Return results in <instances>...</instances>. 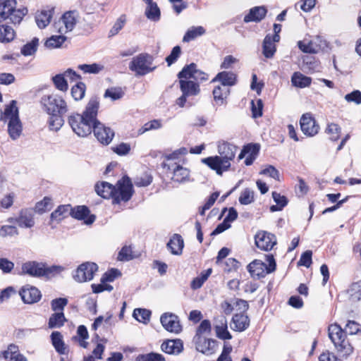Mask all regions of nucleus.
<instances>
[{
  "mask_svg": "<svg viewBox=\"0 0 361 361\" xmlns=\"http://www.w3.org/2000/svg\"><path fill=\"white\" fill-rule=\"evenodd\" d=\"M120 275L121 272L118 269H111L103 274L101 278V282H112Z\"/></svg>",
  "mask_w": 361,
  "mask_h": 361,
  "instance_id": "69168bd1",
  "label": "nucleus"
},
{
  "mask_svg": "<svg viewBox=\"0 0 361 361\" xmlns=\"http://www.w3.org/2000/svg\"><path fill=\"white\" fill-rule=\"evenodd\" d=\"M247 270L252 276H257L258 279L264 277L267 274L266 264L257 259L248 264Z\"/></svg>",
  "mask_w": 361,
  "mask_h": 361,
  "instance_id": "c756f323",
  "label": "nucleus"
},
{
  "mask_svg": "<svg viewBox=\"0 0 361 361\" xmlns=\"http://www.w3.org/2000/svg\"><path fill=\"white\" fill-rule=\"evenodd\" d=\"M326 133L330 135V139L333 141L337 140L340 137L341 128L338 124L331 123L328 125L326 129Z\"/></svg>",
  "mask_w": 361,
  "mask_h": 361,
  "instance_id": "bf43d9fd",
  "label": "nucleus"
},
{
  "mask_svg": "<svg viewBox=\"0 0 361 361\" xmlns=\"http://www.w3.org/2000/svg\"><path fill=\"white\" fill-rule=\"evenodd\" d=\"M86 85L82 82H78L71 88V95L75 101L81 100L85 94Z\"/></svg>",
  "mask_w": 361,
  "mask_h": 361,
  "instance_id": "09e8293b",
  "label": "nucleus"
},
{
  "mask_svg": "<svg viewBox=\"0 0 361 361\" xmlns=\"http://www.w3.org/2000/svg\"><path fill=\"white\" fill-rule=\"evenodd\" d=\"M166 247L171 253L174 255H180L184 247V241L180 234L175 233L170 238Z\"/></svg>",
  "mask_w": 361,
  "mask_h": 361,
  "instance_id": "c85d7f7f",
  "label": "nucleus"
},
{
  "mask_svg": "<svg viewBox=\"0 0 361 361\" xmlns=\"http://www.w3.org/2000/svg\"><path fill=\"white\" fill-rule=\"evenodd\" d=\"M78 68L84 73L97 74L104 69V66L94 63L92 64H80Z\"/></svg>",
  "mask_w": 361,
  "mask_h": 361,
  "instance_id": "8fccbe9b",
  "label": "nucleus"
},
{
  "mask_svg": "<svg viewBox=\"0 0 361 361\" xmlns=\"http://www.w3.org/2000/svg\"><path fill=\"white\" fill-rule=\"evenodd\" d=\"M206 33V30L202 26H192L190 27L185 33L183 37V42H190L198 37L202 36Z\"/></svg>",
  "mask_w": 361,
  "mask_h": 361,
  "instance_id": "c9c22d12",
  "label": "nucleus"
},
{
  "mask_svg": "<svg viewBox=\"0 0 361 361\" xmlns=\"http://www.w3.org/2000/svg\"><path fill=\"white\" fill-rule=\"evenodd\" d=\"M98 266L94 262H85L80 264L73 274L74 279L78 282H85L93 279Z\"/></svg>",
  "mask_w": 361,
  "mask_h": 361,
  "instance_id": "4468645a",
  "label": "nucleus"
},
{
  "mask_svg": "<svg viewBox=\"0 0 361 361\" xmlns=\"http://www.w3.org/2000/svg\"><path fill=\"white\" fill-rule=\"evenodd\" d=\"M52 81L56 89L66 92L68 88L64 73L57 74L52 78Z\"/></svg>",
  "mask_w": 361,
  "mask_h": 361,
  "instance_id": "3c124183",
  "label": "nucleus"
},
{
  "mask_svg": "<svg viewBox=\"0 0 361 361\" xmlns=\"http://www.w3.org/2000/svg\"><path fill=\"white\" fill-rule=\"evenodd\" d=\"M251 109L252 113V116L254 118H259L262 116V109H263V102L261 99H258L255 102L252 101L251 102Z\"/></svg>",
  "mask_w": 361,
  "mask_h": 361,
  "instance_id": "0e129e2a",
  "label": "nucleus"
},
{
  "mask_svg": "<svg viewBox=\"0 0 361 361\" xmlns=\"http://www.w3.org/2000/svg\"><path fill=\"white\" fill-rule=\"evenodd\" d=\"M51 209V199L49 197H44L42 200L38 202L35 205V211L42 214Z\"/></svg>",
  "mask_w": 361,
  "mask_h": 361,
  "instance_id": "6e6d98bb",
  "label": "nucleus"
},
{
  "mask_svg": "<svg viewBox=\"0 0 361 361\" xmlns=\"http://www.w3.org/2000/svg\"><path fill=\"white\" fill-rule=\"evenodd\" d=\"M250 326V319L246 313L235 314L233 316L231 328L236 331H243Z\"/></svg>",
  "mask_w": 361,
  "mask_h": 361,
  "instance_id": "393cba45",
  "label": "nucleus"
},
{
  "mask_svg": "<svg viewBox=\"0 0 361 361\" xmlns=\"http://www.w3.org/2000/svg\"><path fill=\"white\" fill-rule=\"evenodd\" d=\"M16 0H0V22L8 19L13 24H19L27 13L25 7L16 8Z\"/></svg>",
  "mask_w": 361,
  "mask_h": 361,
  "instance_id": "0eeeda50",
  "label": "nucleus"
},
{
  "mask_svg": "<svg viewBox=\"0 0 361 361\" xmlns=\"http://www.w3.org/2000/svg\"><path fill=\"white\" fill-rule=\"evenodd\" d=\"M154 57L147 53H142L133 58L129 69L137 76H142L152 72L157 66H152Z\"/></svg>",
  "mask_w": 361,
  "mask_h": 361,
  "instance_id": "6e6552de",
  "label": "nucleus"
},
{
  "mask_svg": "<svg viewBox=\"0 0 361 361\" xmlns=\"http://www.w3.org/2000/svg\"><path fill=\"white\" fill-rule=\"evenodd\" d=\"M78 14L75 11H69L64 13L58 23H55L54 27L61 34L72 31L78 21Z\"/></svg>",
  "mask_w": 361,
  "mask_h": 361,
  "instance_id": "f8f14e48",
  "label": "nucleus"
},
{
  "mask_svg": "<svg viewBox=\"0 0 361 361\" xmlns=\"http://www.w3.org/2000/svg\"><path fill=\"white\" fill-rule=\"evenodd\" d=\"M50 118L49 119V127L50 130L58 131L63 125V114H49Z\"/></svg>",
  "mask_w": 361,
  "mask_h": 361,
  "instance_id": "c03bdc74",
  "label": "nucleus"
},
{
  "mask_svg": "<svg viewBox=\"0 0 361 361\" xmlns=\"http://www.w3.org/2000/svg\"><path fill=\"white\" fill-rule=\"evenodd\" d=\"M92 130L97 140L104 145H108L114 137V131L99 121L94 125Z\"/></svg>",
  "mask_w": 361,
  "mask_h": 361,
  "instance_id": "a211bd4d",
  "label": "nucleus"
},
{
  "mask_svg": "<svg viewBox=\"0 0 361 361\" xmlns=\"http://www.w3.org/2000/svg\"><path fill=\"white\" fill-rule=\"evenodd\" d=\"M7 221L17 224L21 228H30L35 225L34 212L31 209H23L17 217L8 218Z\"/></svg>",
  "mask_w": 361,
  "mask_h": 361,
  "instance_id": "dca6fc26",
  "label": "nucleus"
},
{
  "mask_svg": "<svg viewBox=\"0 0 361 361\" xmlns=\"http://www.w3.org/2000/svg\"><path fill=\"white\" fill-rule=\"evenodd\" d=\"M187 152L186 148L181 147L165 157V161L161 164L162 167L172 173L171 179L173 181L183 183L190 176V171L183 167L185 161L183 156Z\"/></svg>",
  "mask_w": 361,
  "mask_h": 361,
  "instance_id": "7ed1b4c3",
  "label": "nucleus"
},
{
  "mask_svg": "<svg viewBox=\"0 0 361 361\" xmlns=\"http://www.w3.org/2000/svg\"><path fill=\"white\" fill-rule=\"evenodd\" d=\"M180 89L182 92V95L178 97L176 103L179 107H184L186 104L191 106L192 104L188 102L187 99L190 97L197 96L200 92V84L195 82L194 80L185 78H179Z\"/></svg>",
  "mask_w": 361,
  "mask_h": 361,
  "instance_id": "1a4fd4ad",
  "label": "nucleus"
},
{
  "mask_svg": "<svg viewBox=\"0 0 361 361\" xmlns=\"http://www.w3.org/2000/svg\"><path fill=\"white\" fill-rule=\"evenodd\" d=\"M68 304V300L65 298H59L51 300V310L54 312H63L64 307Z\"/></svg>",
  "mask_w": 361,
  "mask_h": 361,
  "instance_id": "e2e57ef3",
  "label": "nucleus"
},
{
  "mask_svg": "<svg viewBox=\"0 0 361 361\" xmlns=\"http://www.w3.org/2000/svg\"><path fill=\"white\" fill-rule=\"evenodd\" d=\"M80 5L87 13H92L99 6L96 0H81Z\"/></svg>",
  "mask_w": 361,
  "mask_h": 361,
  "instance_id": "680f3d73",
  "label": "nucleus"
},
{
  "mask_svg": "<svg viewBox=\"0 0 361 361\" xmlns=\"http://www.w3.org/2000/svg\"><path fill=\"white\" fill-rule=\"evenodd\" d=\"M220 82L225 87L233 86L237 82V75L233 72L222 71L219 73L212 80V82Z\"/></svg>",
  "mask_w": 361,
  "mask_h": 361,
  "instance_id": "bb28decb",
  "label": "nucleus"
},
{
  "mask_svg": "<svg viewBox=\"0 0 361 361\" xmlns=\"http://www.w3.org/2000/svg\"><path fill=\"white\" fill-rule=\"evenodd\" d=\"M161 349L167 354H179L183 350V344L180 339L167 340L162 343Z\"/></svg>",
  "mask_w": 361,
  "mask_h": 361,
  "instance_id": "cd10ccee",
  "label": "nucleus"
},
{
  "mask_svg": "<svg viewBox=\"0 0 361 361\" xmlns=\"http://www.w3.org/2000/svg\"><path fill=\"white\" fill-rule=\"evenodd\" d=\"M274 42H276L269 34L267 35L263 40L262 54L267 59L272 58L276 51Z\"/></svg>",
  "mask_w": 361,
  "mask_h": 361,
  "instance_id": "473e14b6",
  "label": "nucleus"
},
{
  "mask_svg": "<svg viewBox=\"0 0 361 361\" xmlns=\"http://www.w3.org/2000/svg\"><path fill=\"white\" fill-rule=\"evenodd\" d=\"M160 322L167 331L177 334L182 331L178 317L173 313H164L160 317Z\"/></svg>",
  "mask_w": 361,
  "mask_h": 361,
  "instance_id": "6ab92c4d",
  "label": "nucleus"
},
{
  "mask_svg": "<svg viewBox=\"0 0 361 361\" xmlns=\"http://www.w3.org/2000/svg\"><path fill=\"white\" fill-rule=\"evenodd\" d=\"M64 270L61 266L47 267L44 264L35 261L27 262L22 265V274H27L32 277L51 278Z\"/></svg>",
  "mask_w": 361,
  "mask_h": 361,
  "instance_id": "423d86ee",
  "label": "nucleus"
},
{
  "mask_svg": "<svg viewBox=\"0 0 361 361\" xmlns=\"http://www.w3.org/2000/svg\"><path fill=\"white\" fill-rule=\"evenodd\" d=\"M181 54V48L180 46L174 47L170 54L166 58V62L168 66H171L177 61Z\"/></svg>",
  "mask_w": 361,
  "mask_h": 361,
  "instance_id": "13d9d810",
  "label": "nucleus"
},
{
  "mask_svg": "<svg viewBox=\"0 0 361 361\" xmlns=\"http://www.w3.org/2000/svg\"><path fill=\"white\" fill-rule=\"evenodd\" d=\"M300 125L302 132L308 137H313L319 133V126L310 113L301 116Z\"/></svg>",
  "mask_w": 361,
  "mask_h": 361,
  "instance_id": "2eb2a0df",
  "label": "nucleus"
},
{
  "mask_svg": "<svg viewBox=\"0 0 361 361\" xmlns=\"http://www.w3.org/2000/svg\"><path fill=\"white\" fill-rule=\"evenodd\" d=\"M345 99L349 102H353L356 104H361V92L360 90H354L345 96Z\"/></svg>",
  "mask_w": 361,
  "mask_h": 361,
  "instance_id": "774afa93",
  "label": "nucleus"
},
{
  "mask_svg": "<svg viewBox=\"0 0 361 361\" xmlns=\"http://www.w3.org/2000/svg\"><path fill=\"white\" fill-rule=\"evenodd\" d=\"M19 295L25 304H33L40 300L42 293L40 290L32 286L26 285L19 290Z\"/></svg>",
  "mask_w": 361,
  "mask_h": 361,
  "instance_id": "aec40b11",
  "label": "nucleus"
},
{
  "mask_svg": "<svg viewBox=\"0 0 361 361\" xmlns=\"http://www.w3.org/2000/svg\"><path fill=\"white\" fill-rule=\"evenodd\" d=\"M124 91L120 87H114L107 89L104 92V97H109L115 101L121 99L124 96Z\"/></svg>",
  "mask_w": 361,
  "mask_h": 361,
  "instance_id": "603ef678",
  "label": "nucleus"
},
{
  "mask_svg": "<svg viewBox=\"0 0 361 361\" xmlns=\"http://www.w3.org/2000/svg\"><path fill=\"white\" fill-rule=\"evenodd\" d=\"M350 295L353 300H361V280L353 283L350 288Z\"/></svg>",
  "mask_w": 361,
  "mask_h": 361,
  "instance_id": "052dcab7",
  "label": "nucleus"
},
{
  "mask_svg": "<svg viewBox=\"0 0 361 361\" xmlns=\"http://www.w3.org/2000/svg\"><path fill=\"white\" fill-rule=\"evenodd\" d=\"M214 341L212 339L203 338L196 345V349L203 354L211 355L214 352Z\"/></svg>",
  "mask_w": 361,
  "mask_h": 361,
  "instance_id": "a19ab883",
  "label": "nucleus"
},
{
  "mask_svg": "<svg viewBox=\"0 0 361 361\" xmlns=\"http://www.w3.org/2000/svg\"><path fill=\"white\" fill-rule=\"evenodd\" d=\"M39 45V39L37 37H34L30 42L25 44L21 48V54L23 56H27L34 54Z\"/></svg>",
  "mask_w": 361,
  "mask_h": 361,
  "instance_id": "49530a36",
  "label": "nucleus"
},
{
  "mask_svg": "<svg viewBox=\"0 0 361 361\" xmlns=\"http://www.w3.org/2000/svg\"><path fill=\"white\" fill-rule=\"evenodd\" d=\"M54 13V8L42 10L35 16V21L40 29L46 27L50 23Z\"/></svg>",
  "mask_w": 361,
  "mask_h": 361,
  "instance_id": "72a5a7b5",
  "label": "nucleus"
},
{
  "mask_svg": "<svg viewBox=\"0 0 361 361\" xmlns=\"http://www.w3.org/2000/svg\"><path fill=\"white\" fill-rule=\"evenodd\" d=\"M95 191L103 198H111L113 204L129 201L134 192L131 180L128 176L118 180L116 185L106 181L97 183L95 185Z\"/></svg>",
  "mask_w": 361,
  "mask_h": 361,
  "instance_id": "f257e3e1",
  "label": "nucleus"
},
{
  "mask_svg": "<svg viewBox=\"0 0 361 361\" xmlns=\"http://www.w3.org/2000/svg\"><path fill=\"white\" fill-rule=\"evenodd\" d=\"M133 258V251L130 246L123 247L118 255V259L120 261H129Z\"/></svg>",
  "mask_w": 361,
  "mask_h": 361,
  "instance_id": "338daca9",
  "label": "nucleus"
},
{
  "mask_svg": "<svg viewBox=\"0 0 361 361\" xmlns=\"http://www.w3.org/2000/svg\"><path fill=\"white\" fill-rule=\"evenodd\" d=\"M41 103L48 114H65L68 111L66 101L58 94L44 95Z\"/></svg>",
  "mask_w": 361,
  "mask_h": 361,
  "instance_id": "9d476101",
  "label": "nucleus"
},
{
  "mask_svg": "<svg viewBox=\"0 0 361 361\" xmlns=\"http://www.w3.org/2000/svg\"><path fill=\"white\" fill-rule=\"evenodd\" d=\"M219 155L211 156L202 159V162L216 174L221 176L228 171L231 166L237 151V147L226 141H220L217 145Z\"/></svg>",
  "mask_w": 361,
  "mask_h": 361,
  "instance_id": "f03ea898",
  "label": "nucleus"
},
{
  "mask_svg": "<svg viewBox=\"0 0 361 361\" xmlns=\"http://www.w3.org/2000/svg\"><path fill=\"white\" fill-rule=\"evenodd\" d=\"M90 211L89 208L85 205L77 206L73 208L71 207L70 214L75 219L78 220H83L87 225L92 224L96 219L94 214H90Z\"/></svg>",
  "mask_w": 361,
  "mask_h": 361,
  "instance_id": "4be33fe9",
  "label": "nucleus"
},
{
  "mask_svg": "<svg viewBox=\"0 0 361 361\" xmlns=\"http://www.w3.org/2000/svg\"><path fill=\"white\" fill-rule=\"evenodd\" d=\"M267 9L264 6H255L249 10L247 15L245 16L243 21L245 23L250 22L259 23L266 16Z\"/></svg>",
  "mask_w": 361,
  "mask_h": 361,
  "instance_id": "b1692460",
  "label": "nucleus"
},
{
  "mask_svg": "<svg viewBox=\"0 0 361 361\" xmlns=\"http://www.w3.org/2000/svg\"><path fill=\"white\" fill-rule=\"evenodd\" d=\"M133 315L138 322L147 324L150 320L151 311L147 309L137 308L134 310Z\"/></svg>",
  "mask_w": 361,
  "mask_h": 361,
  "instance_id": "de8ad7c7",
  "label": "nucleus"
},
{
  "mask_svg": "<svg viewBox=\"0 0 361 361\" xmlns=\"http://www.w3.org/2000/svg\"><path fill=\"white\" fill-rule=\"evenodd\" d=\"M15 37L13 29L8 25H0V42L8 43Z\"/></svg>",
  "mask_w": 361,
  "mask_h": 361,
  "instance_id": "79ce46f5",
  "label": "nucleus"
},
{
  "mask_svg": "<svg viewBox=\"0 0 361 361\" xmlns=\"http://www.w3.org/2000/svg\"><path fill=\"white\" fill-rule=\"evenodd\" d=\"M178 78L193 79L195 82L207 81L209 75L200 70L197 69V65L192 63L183 67L178 74Z\"/></svg>",
  "mask_w": 361,
  "mask_h": 361,
  "instance_id": "ddd939ff",
  "label": "nucleus"
},
{
  "mask_svg": "<svg viewBox=\"0 0 361 361\" xmlns=\"http://www.w3.org/2000/svg\"><path fill=\"white\" fill-rule=\"evenodd\" d=\"M68 123L73 131L79 137L89 135L94 126V123L86 119L80 114H74L68 116Z\"/></svg>",
  "mask_w": 361,
  "mask_h": 361,
  "instance_id": "9b49d317",
  "label": "nucleus"
},
{
  "mask_svg": "<svg viewBox=\"0 0 361 361\" xmlns=\"http://www.w3.org/2000/svg\"><path fill=\"white\" fill-rule=\"evenodd\" d=\"M66 322V319L63 312H55L50 316L48 326L49 329L61 328Z\"/></svg>",
  "mask_w": 361,
  "mask_h": 361,
  "instance_id": "58836bf2",
  "label": "nucleus"
},
{
  "mask_svg": "<svg viewBox=\"0 0 361 361\" xmlns=\"http://www.w3.org/2000/svg\"><path fill=\"white\" fill-rule=\"evenodd\" d=\"M3 357L9 361H27L26 357L19 353L18 347L11 344L3 353Z\"/></svg>",
  "mask_w": 361,
  "mask_h": 361,
  "instance_id": "7c9ffc66",
  "label": "nucleus"
},
{
  "mask_svg": "<svg viewBox=\"0 0 361 361\" xmlns=\"http://www.w3.org/2000/svg\"><path fill=\"white\" fill-rule=\"evenodd\" d=\"M212 93L215 102L217 105L220 106L224 104L226 97L230 93V90L228 87L218 85L214 87Z\"/></svg>",
  "mask_w": 361,
  "mask_h": 361,
  "instance_id": "4c0bfd02",
  "label": "nucleus"
},
{
  "mask_svg": "<svg viewBox=\"0 0 361 361\" xmlns=\"http://www.w3.org/2000/svg\"><path fill=\"white\" fill-rule=\"evenodd\" d=\"M256 246L262 250L269 251L276 244V236L269 232L260 231L255 236Z\"/></svg>",
  "mask_w": 361,
  "mask_h": 361,
  "instance_id": "f3484780",
  "label": "nucleus"
},
{
  "mask_svg": "<svg viewBox=\"0 0 361 361\" xmlns=\"http://www.w3.org/2000/svg\"><path fill=\"white\" fill-rule=\"evenodd\" d=\"M126 22V17L125 15H121L115 22L113 27L109 31V37L117 35L120 30L124 27Z\"/></svg>",
  "mask_w": 361,
  "mask_h": 361,
  "instance_id": "4d7b16f0",
  "label": "nucleus"
},
{
  "mask_svg": "<svg viewBox=\"0 0 361 361\" xmlns=\"http://www.w3.org/2000/svg\"><path fill=\"white\" fill-rule=\"evenodd\" d=\"M0 120L8 122V133L12 140H16L20 136L23 126L19 118L16 101L12 100L9 104L6 105L4 111L1 113Z\"/></svg>",
  "mask_w": 361,
  "mask_h": 361,
  "instance_id": "20e7f679",
  "label": "nucleus"
},
{
  "mask_svg": "<svg viewBox=\"0 0 361 361\" xmlns=\"http://www.w3.org/2000/svg\"><path fill=\"white\" fill-rule=\"evenodd\" d=\"M259 149L260 146L259 144H247V145H245L243 147V149L241 150L238 156V159H242L246 156L245 159V164L246 166H250L256 159L259 154Z\"/></svg>",
  "mask_w": 361,
  "mask_h": 361,
  "instance_id": "412c9836",
  "label": "nucleus"
},
{
  "mask_svg": "<svg viewBox=\"0 0 361 361\" xmlns=\"http://www.w3.org/2000/svg\"><path fill=\"white\" fill-rule=\"evenodd\" d=\"M239 202L241 204H250L255 200L254 191L250 188H245L240 192Z\"/></svg>",
  "mask_w": 361,
  "mask_h": 361,
  "instance_id": "864d4df0",
  "label": "nucleus"
},
{
  "mask_svg": "<svg viewBox=\"0 0 361 361\" xmlns=\"http://www.w3.org/2000/svg\"><path fill=\"white\" fill-rule=\"evenodd\" d=\"M298 45L299 49L305 53L315 54L319 51L323 47L322 45H326V42H323L319 37H317L308 43L299 41Z\"/></svg>",
  "mask_w": 361,
  "mask_h": 361,
  "instance_id": "a878e982",
  "label": "nucleus"
},
{
  "mask_svg": "<svg viewBox=\"0 0 361 361\" xmlns=\"http://www.w3.org/2000/svg\"><path fill=\"white\" fill-rule=\"evenodd\" d=\"M328 335L336 350L342 356H348L353 352V347L347 338L345 331L338 324H330Z\"/></svg>",
  "mask_w": 361,
  "mask_h": 361,
  "instance_id": "39448f33",
  "label": "nucleus"
},
{
  "mask_svg": "<svg viewBox=\"0 0 361 361\" xmlns=\"http://www.w3.org/2000/svg\"><path fill=\"white\" fill-rule=\"evenodd\" d=\"M147 4V8L145 9V16L150 20L157 22L159 20L161 16V12L159 8L155 2L152 0L144 1Z\"/></svg>",
  "mask_w": 361,
  "mask_h": 361,
  "instance_id": "f704fd0d",
  "label": "nucleus"
},
{
  "mask_svg": "<svg viewBox=\"0 0 361 361\" xmlns=\"http://www.w3.org/2000/svg\"><path fill=\"white\" fill-rule=\"evenodd\" d=\"M66 40V37L63 35H52L45 42V47L50 49H55L60 47Z\"/></svg>",
  "mask_w": 361,
  "mask_h": 361,
  "instance_id": "a18cd8bd",
  "label": "nucleus"
},
{
  "mask_svg": "<svg viewBox=\"0 0 361 361\" xmlns=\"http://www.w3.org/2000/svg\"><path fill=\"white\" fill-rule=\"evenodd\" d=\"M51 339L53 346L59 354L65 355L68 353L67 347L63 341V336L59 331H53Z\"/></svg>",
  "mask_w": 361,
  "mask_h": 361,
  "instance_id": "2f4dec72",
  "label": "nucleus"
},
{
  "mask_svg": "<svg viewBox=\"0 0 361 361\" xmlns=\"http://www.w3.org/2000/svg\"><path fill=\"white\" fill-rule=\"evenodd\" d=\"M312 79L300 72H295L291 77V82L293 86L300 88L309 87L311 85Z\"/></svg>",
  "mask_w": 361,
  "mask_h": 361,
  "instance_id": "e433bc0d",
  "label": "nucleus"
},
{
  "mask_svg": "<svg viewBox=\"0 0 361 361\" xmlns=\"http://www.w3.org/2000/svg\"><path fill=\"white\" fill-rule=\"evenodd\" d=\"M272 197L276 204L271 206L270 210L271 212L281 211L288 204V199L277 192H272Z\"/></svg>",
  "mask_w": 361,
  "mask_h": 361,
  "instance_id": "37998d69",
  "label": "nucleus"
},
{
  "mask_svg": "<svg viewBox=\"0 0 361 361\" xmlns=\"http://www.w3.org/2000/svg\"><path fill=\"white\" fill-rule=\"evenodd\" d=\"M71 210V207L70 204L60 205L51 214V220L59 221L70 214Z\"/></svg>",
  "mask_w": 361,
  "mask_h": 361,
  "instance_id": "ea45409f",
  "label": "nucleus"
},
{
  "mask_svg": "<svg viewBox=\"0 0 361 361\" xmlns=\"http://www.w3.org/2000/svg\"><path fill=\"white\" fill-rule=\"evenodd\" d=\"M136 361H166V360L161 354L152 352L139 355L136 358Z\"/></svg>",
  "mask_w": 361,
  "mask_h": 361,
  "instance_id": "5fc2aeb1",
  "label": "nucleus"
},
{
  "mask_svg": "<svg viewBox=\"0 0 361 361\" xmlns=\"http://www.w3.org/2000/svg\"><path fill=\"white\" fill-rule=\"evenodd\" d=\"M99 108V98L97 97H92L90 99L85 111L81 115L95 125L96 123L99 122L97 118Z\"/></svg>",
  "mask_w": 361,
  "mask_h": 361,
  "instance_id": "5701e85b",
  "label": "nucleus"
}]
</instances>
